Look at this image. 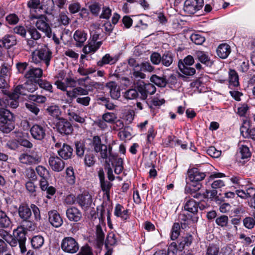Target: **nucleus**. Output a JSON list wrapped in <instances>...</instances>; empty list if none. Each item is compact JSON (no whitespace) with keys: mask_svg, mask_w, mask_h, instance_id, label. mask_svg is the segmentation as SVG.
Wrapping results in <instances>:
<instances>
[{"mask_svg":"<svg viewBox=\"0 0 255 255\" xmlns=\"http://www.w3.org/2000/svg\"><path fill=\"white\" fill-rule=\"evenodd\" d=\"M90 144L93 147L94 151L99 153L100 157L105 160V162L110 166V163L113 164V159H115L116 154L112 153V146L102 143L101 139L98 135L94 136Z\"/></svg>","mask_w":255,"mask_h":255,"instance_id":"1","label":"nucleus"},{"mask_svg":"<svg viewBox=\"0 0 255 255\" xmlns=\"http://www.w3.org/2000/svg\"><path fill=\"white\" fill-rule=\"evenodd\" d=\"M18 217L22 221H28L31 219L32 213L33 214L34 220L39 222L41 219L40 211L39 208L34 204H30L29 205L27 203H22L17 209Z\"/></svg>","mask_w":255,"mask_h":255,"instance_id":"2","label":"nucleus"},{"mask_svg":"<svg viewBox=\"0 0 255 255\" xmlns=\"http://www.w3.org/2000/svg\"><path fill=\"white\" fill-rule=\"evenodd\" d=\"M31 56L32 61L34 63L43 61L46 67H48L52 57V52L47 47H45L34 50L32 53Z\"/></svg>","mask_w":255,"mask_h":255,"instance_id":"3","label":"nucleus"},{"mask_svg":"<svg viewBox=\"0 0 255 255\" xmlns=\"http://www.w3.org/2000/svg\"><path fill=\"white\" fill-rule=\"evenodd\" d=\"M60 247L62 251L69 254H74L80 250L78 242L72 237H64L61 241Z\"/></svg>","mask_w":255,"mask_h":255,"instance_id":"4","label":"nucleus"},{"mask_svg":"<svg viewBox=\"0 0 255 255\" xmlns=\"http://www.w3.org/2000/svg\"><path fill=\"white\" fill-rule=\"evenodd\" d=\"M18 159L22 164L32 165L39 163L41 160V155L40 153L31 151L30 154L27 153H21L18 157Z\"/></svg>","mask_w":255,"mask_h":255,"instance_id":"5","label":"nucleus"},{"mask_svg":"<svg viewBox=\"0 0 255 255\" xmlns=\"http://www.w3.org/2000/svg\"><path fill=\"white\" fill-rule=\"evenodd\" d=\"M26 231L24 227L21 225L18 226L13 231V236L18 241L19 248L21 253H24L26 251L25 247V242Z\"/></svg>","mask_w":255,"mask_h":255,"instance_id":"6","label":"nucleus"},{"mask_svg":"<svg viewBox=\"0 0 255 255\" xmlns=\"http://www.w3.org/2000/svg\"><path fill=\"white\" fill-rule=\"evenodd\" d=\"M35 80H28L24 84L17 86L15 92L20 95H27L28 92L33 93L37 89V83Z\"/></svg>","mask_w":255,"mask_h":255,"instance_id":"7","label":"nucleus"},{"mask_svg":"<svg viewBox=\"0 0 255 255\" xmlns=\"http://www.w3.org/2000/svg\"><path fill=\"white\" fill-rule=\"evenodd\" d=\"M56 127L58 132L62 135H69L73 131V127L71 123L63 118H59Z\"/></svg>","mask_w":255,"mask_h":255,"instance_id":"8","label":"nucleus"},{"mask_svg":"<svg viewBox=\"0 0 255 255\" xmlns=\"http://www.w3.org/2000/svg\"><path fill=\"white\" fill-rule=\"evenodd\" d=\"M203 0H186L184 10L188 14H194L203 6Z\"/></svg>","mask_w":255,"mask_h":255,"instance_id":"9","label":"nucleus"},{"mask_svg":"<svg viewBox=\"0 0 255 255\" xmlns=\"http://www.w3.org/2000/svg\"><path fill=\"white\" fill-rule=\"evenodd\" d=\"M47 18L45 15H40L37 17V20L36 23V26L38 29L44 32L49 38L51 37V29L47 23Z\"/></svg>","mask_w":255,"mask_h":255,"instance_id":"10","label":"nucleus"},{"mask_svg":"<svg viewBox=\"0 0 255 255\" xmlns=\"http://www.w3.org/2000/svg\"><path fill=\"white\" fill-rule=\"evenodd\" d=\"M46 128L44 125L35 124L30 128V133L35 139L41 140L46 136Z\"/></svg>","mask_w":255,"mask_h":255,"instance_id":"11","label":"nucleus"},{"mask_svg":"<svg viewBox=\"0 0 255 255\" xmlns=\"http://www.w3.org/2000/svg\"><path fill=\"white\" fill-rule=\"evenodd\" d=\"M48 163L52 170L57 172L62 171L65 166V162L57 156H50Z\"/></svg>","mask_w":255,"mask_h":255,"instance_id":"12","label":"nucleus"},{"mask_svg":"<svg viewBox=\"0 0 255 255\" xmlns=\"http://www.w3.org/2000/svg\"><path fill=\"white\" fill-rule=\"evenodd\" d=\"M76 200L79 206L84 210H87L92 203V196L87 192L78 195Z\"/></svg>","mask_w":255,"mask_h":255,"instance_id":"13","label":"nucleus"},{"mask_svg":"<svg viewBox=\"0 0 255 255\" xmlns=\"http://www.w3.org/2000/svg\"><path fill=\"white\" fill-rule=\"evenodd\" d=\"M48 215L49 222L53 227L59 228L62 225L63 220L57 211H50L48 212Z\"/></svg>","mask_w":255,"mask_h":255,"instance_id":"14","label":"nucleus"},{"mask_svg":"<svg viewBox=\"0 0 255 255\" xmlns=\"http://www.w3.org/2000/svg\"><path fill=\"white\" fill-rule=\"evenodd\" d=\"M43 71L40 68H35L32 66L28 67V70L25 72L24 77L31 80H37L36 78L39 79L42 75Z\"/></svg>","mask_w":255,"mask_h":255,"instance_id":"15","label":"nucleus"},{"mask_svg":"<svg viewBox=\"0 0 255 255\" xmlns=\"http://www.w3.org/2000/svg\"><path fill=\"white\" fill-rule=\"evenodd\" d=\"M206 175L205 173L200 171L197 168H193L188 171V177L189 180L193 182H198L205 178Z\"/></svg>","mask_w":255,"mask_h":255,"instance_id":"16","label":"nucleus"},{"mask_svg":"<svg viewBox=\"0 0 255 255\" xmlns=\"http://www.w3.org/2000/svg\"><path fill=\"white\" fill-rule=\"evenodd\" d=\"M195 57L196 59L206 66L211 67L213 64V61L210 59L209 55L204 51H196L195 54Z\"/></svg>","mask_w":255,"mask_h":255,"instance_id":"17","label":"nucleus"},{"mask_svg":"<svg viewBox=\"0 0 255 255\" xmlns=\"http://www.w3.org/2000/svg\"><path fill=\"white\" fill-rule=\"evenodd\" d=\"M192 187H190V194L191 196L196 199H202L207 198L209 192L207 191L206 193L201 194L200 192H197L201 188L202 185L199 183H197L196 185L192 184Z\"/></svg>","mask_w":255,"mask_h":255,"instance_id":"18","label":"nucleus"},{"mask_svg":"<svg viewBox=\"0 0 255 255\" xmlns=\"http://www.w3.org/2000/svg\"><path fill=\"white\" fill-rule=\"evenodd\" d=\"M73 148L66 143H63L61 148L57 151L58 155L64 160L71 158L73 155Z\"/></svg>","mask_w":255,"mask_h":255,"instance_id":"19","label":"nucleus"},{"mask_svg":"<svg viewBox=\"0 0 255 255\" xmlns=\"http://www.w3.org/2000/svg\"><path fill=\"white\" fill-rule=\"evenodd\" d=\"M87 33L82 30L78 29L75 31L73 38L76 42L75 45L77 47H81L87 39Z\"/></svg>","mask_w":255,"mask_h":255,"instance_id":"20","label":"nucleus"},{"mask_svg":"<svg viewBox=\"0 0 255 255\" xmlns=\"http://www.w3.org/2000/svg\"><path fill=\"white\" fill-rule=\"evenodd\" d=\"M119 60V56L115 55L112 56L110 54H105L102 59L98 61L97 65L99 67H103L105 65H113L115 64Z\"/></svg>","mask_w":255,"mask_h":255,"instance_id":"21","label":"nucleus"},{"mask_svg":"<svg viewBox=\"0 0 255 255\" xmlns=\"http://www.w3.org/2000/svg\"><path fill=\"white\" fill-rule=\"evenodd\" d=\"M68 219L71 221L78 222L82 217L81 212L76 208L71 207L66 211Z\"/></svg>","mask_w":255,"mask_h":255,"instance_id":"22","label":"nucleus"},{"mask_svg":"<svg viewBox=\"0 0 255 255\" xmlns=\"http://www.w3.org/2000/svg\"><path fill=\"white\" fill-rule=\"evenodd\" d=\"M217 55L222 59H226L231 52L230 46L227 43L220 44L216 50Z\"/></svg>","mask_w":255,"mask_h":255,"instance_id":"23","label":"nucleus"},{"mask_svg":"<svg viewBox=\"0 0 255 255\" xmlns=\"http://www.w3.org/2000/svg\"><path fill=\"white\" fill-rule=\"evenodd\" d=\"M20 95L15 92L14 89L13 92L9 94L7 99H6L7 105L12 109L16 108L19 105L18 98Z\"/></svg>","mask_w":255,"mask_h":255,"instance_id":"24","label":"nucleus"},{"mask_svg":"<svg viewBox=\"0 0 255 255\" xmlns=\"http://www.w3.org/2000/svg\"><path fill=\"white\" fill-rule=\"evenodd\" d=\"M191 217V215L185 214L184 212H182L179 214L178 220L180 222L182 229H186L189 228L192 222Z\"/></svg>","mask_w":255,"mask_h":255,"instance_id":"25","label":"nucleus"},{"mask_svg":"<svg viewBox=\"0 0 255 255\" xmlns=\"http://www.w3.org/2000/svg\"><path fill=\"white\" fill-rule=\"evenodd\" d=\"M13 114L9 110L3 108H0V123H6L8 122H13Z\"/></svg>","mask_w":255,"mask_h":255,"instance_id":"26","label":"nucleus"},{"mask_svg":"<svg viewBox=\"0 0 255 255\" xmlns=\"http://www.w3.org/2000/svg\"><path fill=\"white\" fill-rule=\"evenodd\" d=\"M88 93L87 90L80 87H75L70 91H66V95L71 100L76 98L79 95H86Z\"/></svg>","mask_w":255,"mask_h":255,"instance_id":"27","label":"nucleus"},{"mask_svg":"<svg viewBox=\"0 0 255 255\" xmlns=\"http://www.w3.org/2000/svg\"><path fill=\"white\" fill-rule=\"evenodd\" d=\"M102 44V41L97 42L90 41L88 44L85 45L83 48V52L85 54L95 53Z\"/></svg>","mask_w":255,"mask_h":255,"instance_id":"28","label":"nucleus"},{"mask_svg":"<svg viewBox=\"0 0 255 255\" xmlns=\"http://www.w3.org/2000/svg\"><path fill=\"white\" fill-rule=\"evenodd\" d=\"M128 213V210H125L122 205L120 204L116 205L114 211V215L116 216L120 217L123 220H127L129 218Z\"/></svg>","mask_w":255,"mask_h":255,"instance_id":"29","label":"nucleus"},{"mask_svg":"<svg viewBox=\"0 0 255 255\" xmlns=\"http://www.w3.org/2000/svg\"><path fill=\"white\" fill-rule=\"evenodd\" d=\"M150 81L159 87H165L167 84L166 77L165 75L159 76L155 74L152 75L150 78Z\"/></svg>","mask_w":255,"mask_h":255,"instance_id":"30","label":"nucleus"},{"mask_svg":"<svg viewBox=\"0 0 255 255\" xmlns=\"http://www.w3.org/2000/svg\"><path fill=\"white\" fill-rule=\"evenodd\" d=\"M107 87L110 90V95L112 99L117 100L120 97V90L115 82H111L107 83Z\"/></svg>","mask_w":255,"mask_h":255,"instance_id":"31","label":"nucleus"},{"mask_svg":"<svg viewBox=\"0 0 255 255\" xmlns=\"http://www.w3.org/2000/svg\"><path fill=\"white\" fill-rule=\"evenodd\" d=\"M84 161L85 165L88 167H91L95 164L96 159L93 151L90 150V149L86 150Z\"/></svg>","mask_w":255,"mask_h":255,"instance_id":"32","label":"nucleus"},{"mask_svg":"<svg viewBox=\"0 0 255 255\" xmlns=\"http://www.w3.org/2000/svg\"><path fill=\"white\" fill-rule=\"evenodd\" d=\"M192 242V237L190 235L182 237L179 240L178 245L176 244V253L177 250L182 251L186 246H189Z\"/></svg>","mask_w":255,"mask_h":255,"instance_id":"33","label":"nucleus"},{"mask_svg":"<svg viewBox=\"0 0 255 255\" xmlns=\"http://www.w3.org/2000/svg\"><path fill=\"white\" fill-rule=\"evenodd\" d=\"M174 56L169 51L165 52L161 56V63L165 67H169L173 62Z\"/></svg>","mask_w":255,"mask_h":255,"instance_id":"34","label":"nucleus"},{"mask_svg":"<svg viewBox=\"0 0 255 255\" xmlns=\"http://www.w3.org/2000/svg\"><path fill=\"white\" fill-rule=\"evenodd\" d=\"M12 222L5 212L0 211V227L8 228L11 225Z\"/></svg>","mask_w":255,"mask_h":255,"instance_id":"35","label":"nucleus"},{"mask_svg":"<svg viewBox=\"0 0 255 255\" xmlns=\"http://www.w3.org/2000/svg\"><path fill=\"white\" fill-rule=\"evenodd\" d=\"M236 194L238 197L242 199H247L252 197L255 195V188L253 187L248 188L246 191L243 190H238L236 191Z\"/></svg>","mask_w":255,"mask_h":255,"instance_id":"36","label":"nucleus"},{"mask_svg":"<svg viewBox=\"0 0 255 255\" xmlns=\"http://www.w3.org/2000/svg\"><path fill=\"white\" fill-rule=\"evenodd\" d=\"M229 82L230 87H237L239 85V76L234 70H230L229 72Z\"/></svg>","mask_w":255,"mask_h":255,"instance_id":"37","label":"nucleus"},{"mask_svg":"<svg viewBox=\"0 0 255 255\" xmlns=\"http://www.w3.org/2000/svg\"><path fill=\"white\" fill-rule=\"evenodd\" d=\"M44 243V238L41 235L34 236L31 239V246L35 249L40 248L43 245Z\"/></svg>","mask_w":255,"mask_h":255,"instance_id":"38","label":"nucleus"},{"mask_svg":"<svg viewBox=\"0 0 255 255\" xmlns=\"http://www.w3.org/2000/svg\"><path fill=\"white\" fill-rule=\"evenodd\" d=\"M241 134L245 138H250L252 139H255V128H247L245 126H242L240 128Z\"/></svg>","mask_w":255,"mask_h":255,"instance_id":"39","label":"nucleus"},{"mask_svg":"<svg viewBox=\"0 0 255 255\" xmlns=\"http://www.w3.org/2000/svg\"><path fill=\"white\" fill-rule=\"evenodd\" d=\"M184 208L185 211L195 214L198 211L197 203L193 200H189L185 204Z\"/></svg>","mask_w":255,"mask_h":255,"instance_id":"40","label":"nucleus"},{"mask_svg":"<svg viewBox=\"0 0 255 255\" xmlns=\"http://www.w3.org/2000/svg\"><path fill=\"white\" fill-rule=\"evenodd\" d=\"M176 243H172L168 249L167 252L165 250L156 251L153 255H176Z\"/></svg>","mask_w":255,"mask_h":255,"instance_id":"41","label":"nucleus"},{"mask_svg":"<svg viewBox=\"0 0 255 255\" xmlns=\"http://www.w3.org/2000/svg\"><path fill=\"white\" fill-rule=\"evenodd\" d=\"M4 47L9 48L17 43L16 37L13 35H5L3 37Z\"/></svg>","mask_w":255,"mask_h":255,"instance_id":"42","label":"nucleus"},{"mask_svg":"<svg viewBox=\"0 0 255 255\" xmlns=\"http://www.w3.org/2000/svg\"><path fill=\"white\" fill-rule=\"evenodd\" d=\"M35 82L39 85L40 88L43 89L45 91H48L50 93L53 92V87L50 82L45 80L40 79H38L35 80Z\"/></svg>","mask_w":255,"mask_h":255,"instance_id":"43","label":"nucleus"},{"mask_svg":"<svg viewBox=\"0 0 255 255\" xmlns=\"http://www.w3.org/2000/svg\"><path fill=\"white\" fill-rule=\"evenodd\" d=\"M178 67L180 71L184 75L187 76H192L195 73V69L194 68H191L185 65V64L178 63Z\"/></svg>","mask_w":255,"mask_h":255,"instance_id":"44","label":"nucleus"},{"mask_svg":"<svg viewBox=\"0 0 255 255\" xmlns=\"http://www.w3.org/2000/svg\"><path fill=\"white\" fill-rule=\"evenodd\" d=\"M96 234L98 246H100L103 245L105 239V234L100 225L96 226Z\"/></svg>","mask_w":255,"mask_h":255,"instance_id":"45","label":"nucleus"},{"mask_svg":"<svg viewBox=\"0 0 255 255\" xmlns=\"http://www.w3.org/2000/svg\"><path fill=\"white\" fill-rule=\"evenodd\" d=\"M47 112L54 118H58L61 115V111L59 107L56 105H52L48 107L46 109Z\"/></svg>","mask_w":255,"mask_h":255,"instance_id":"46","label":"nucleus"},{"mask_svg":"<svg viewBox=\"0 0 255 255\" xmlns=\"http://www.w3.org/2000/svg\"><path fill=\"white\" fill-rule=\"evenodd\" d=\"M89 78V77H86L85 79L80 78L77 81H76L73 78H66L65 80V81L67 85V87H69L71 88H75L77 86V83L78 82L79 85L80 84L81 82H84L85 81Z\"/></svg>","mask_w":255,"mask_h":255,"instance_id":"47","label":"nucleus"},{"mask_svg":"<svg viewBox=\"0 0 255 255\" xmlns=\"http://www.w3.org/2000/svg\"><path fill=\"white\" fill-rule=\"evenodd\" d=\"M66 179L68 183L71 185L74 184L75 182V177L73 168L72 166L67 167L66 170Z\"/></svg>","mask_w":255,"mask_h":255,"instance_id":"48","label":"nucleus"},{"mask_svg":"<svg viewBox=\"0 0 255 255\" xmlns=\"http://www.w3.org/2000/svg\"><path fill=\"white\" fill-rule=\"evenodd\" d=\"M75 144L76 155L79 157H83L85 150V145L84 143L80 141H76Z\"/></svg>","mask_w":255,"mask_h":255,"instance_id":"49","label":"nucleus"},{"mask_svg":"<svg viewBox=\"0 0 255 255\" xmlns=\"http://www.w3.org/2000/svg\"><path fill=\"white\" fill-rule=\"evenodd\" d=\"M67 115L69 117L70 120H73L80 124H83L85 122V119L84 117L80 116L75 112L70 110L68 111Z\"/></svg>","mask_w":255,"mask_h":255,"instance_id":"50","label":"nucleus"},{"mask_svg":"<svg viewBox=\"0 0 255 255\" xmlns=\"http://www.w3.org/2000/svg\"><path fill=\"white\" fill-rule=\"evenodd\" d=\"M240 153L242 159L248 158L251 156L249 148L246 145L239 144Z\"/></svg>","mask_w":255,"mask_h":255,"instance_id":"51","label":"nucleus"},{"mask_svg":"<svg viewBox=\"0 0 255 255\" xmlns=\"http://www.w3.org/2000/svg\"><path fill=\"white\" fill-rule=\"evenodd\" d=\"M102 119L108 123L113 124L116 121L117 116L114 113L107 112L103 115Z\"/></svg>","mask_w":255,"mask_h":255,"instance_id":"52","label":"nucleus"},{"mask_svg":"<svg viewBox=\"0 0 255 255\" xmlns=\"http://www.w3.org/2000/svg\"><path fill=\"white\" fill-rule=\"evenodd\" d=\"M2 124L3 125L0 126V130L4 133H8L14 128V124L13 122Z\"/></svg>","mask_w":255,"mask_h":255,"instance_id":"53","label":"nucleus"},{"mask_svg":"<svg viewBox=\"0 0 255 255\" xmlns=\"http://www.w3.org/2000/svg\"><path fill=\"white\" fill-rule=\"evenodd\" d=\"M181 225L178 223H175L172 228L171 234L170 238L172 240H175L177 239L180 235Z\"/></svg>","mask_w":255,"mask_h":255,"instance_id":"54","label":"nucleus"},{"mask_svg":"<svg viewBox=\"0 0 255 255\" xmlns=\"http://www.w3.org/2000/svg\"><path fill=\"white\" fill-rule=\"evenodd\" d=\"M138 96V90L135 89H130L126 91L124 94V97L127 100H133Z\"/></svg>","mask_w":255,"mask_h":255,"instance_id":"55","label":"nucleus"},{"mask_svg":"<svg viewBox=\"0 0 255 255\" xmlns=\"http://www.w3.org/2000/svg\"><path fill=\"white\" fill-rule=\"evenodd\" d=\"M10 74V66L6 64L3 63L0 67V77L8 78Z\"/></svg>","mask_w":255,"mask_h":255,"instance_id":"56","label":"nucleus"},{"mask_svg":"<svg viewBox=\"0 0 255 255\" xmlns=\"http://www.w3.org/2000/svg\"><path fill=\"white\" fill-rule=\"evenodd\" d=\"M28 99L38 104H43L47 101V98L44 96L39 95H29Z\"/></svg>","mask_w":255,"mask_h":255,"instance_id":"57","label":"nucleus"},{"mask_svg":"<svg viewBox=\"0 0 255 255\" xmlns=\"http://www.w3.org/2000/svg\"><path fill=\"white\" fill-rule=\"evenodd\" d=\"M220 249L218 246L214 244H210L206 250V255H219Z\"/></svg>","mask_w":255,"mask_h":255,"instance_id":"58","label":"nucleus"},{"mask_svg":"<svg viewBox=\"0 0 255 255\" xmlns=\"http://www.w3.org/2000/svg\"><path fill=\"white\" fill-rule=\"evenodd\" d=\"M36 170L38 174L43 179H48L49 177V171L44 166H38Z\"/></svg>","mask_w":255,"mask_h":255,"instance_id":"59","label":"nucleus"},{"mask_svg":"<svg viewBox=\"0 0 255 255\" xmlns=\"http://www.w3.org/2000/svg\"><path fill=\"white\" fill-rule=\"evenodd\" d=\"M191 40L197 45H201L205 41V38L204 36L199 34H192L190 36Z\"/></svg>","mask_w":255,"mask_h":255,"instance_id":"60","label":"nucleus"},{"mask_svg":"<svg viewBox=\"0 0 255 255\" xmlns=\"http://www.w3.org/2000/svg\"><path fill=\"white\" fill-rule=\"evenodd\" d=\"M89 8L93 15L98 16L101 9V5L99 3L94 2L91 4Z\"/></svg>","mask_w":255,"mask_h":255,"instance_id":"61","label":"nucleus"},{"mask_svg":"<svg viewBox=\"0 0 255 255\" xmlns=\"http://www.w3.org/2000/svg\"><path fill=\"white\" fill-rule=\"evenodd\" d=\"M207 153L214 158H218L221 154V151L218 150L214 146H210L207 149Z\"/></svg>","mask_w":255,"mask_h":255,"instance_id":"62","label":"nucleus"},{"mask_svg":"<svg viewBox=\"0 0 255 255\" xmlns=\"http://www.w3.org/2000/svg\"><path fill=\"white\" fill-rule=\"evenodd\" d=\"M216 223L222 227H226L228 223V217L226 215H222L216 218Z\"/></svg>","mask_w":255,"mask_h":255,"instance_id":"63","label":"nucleus"},{"mask_svg":"<svg viewBox=\"0 0 255 255\" xmlns=\"http://www.w3.org/2000/svg\"><path fill=\"white\" fill-rule=\"evenodd\" d=\"M77 255H93L92 249L87 245L81 247Z\"/></svg>","mask_w":255,"mask_h":255,"instance_id":"64","label":"nucleus"}]
</instances>
